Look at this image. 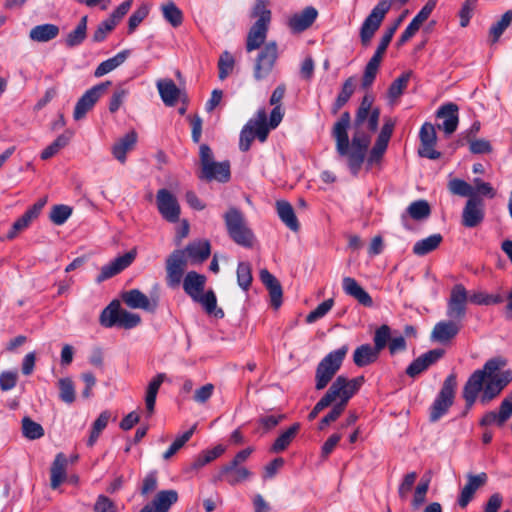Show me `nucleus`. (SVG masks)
Here are the masks:
<instances>
[{
    "label": "nucleus",
    "mask_w": 512,
    "mask_h": 512,
    "mask_svg": "<svg viewBox=\"0 0 512 512\" xmlns=\"http://www.w3.org/2000/svg\"><path fill=\"white\" fill-rule=\"evenodd\" d=\"M505 366V359L495 357L486 361L482 369L475 370L470 375L462 392L467 410L474 405L480 392V402L486 405L512 381V371L502 370Z\"/></svg>",
    "instance_id": "nucleus-1"
},
{
    "label": "nucleus",
    "mask_w": 512,
    "mask_h": 512,
    "mask_svg": "<svg viewBox=\"0 0 512 512\" xmlns=\"http://www.w3.org/2000/svg\"><path fill=\"white\" fill-rule=\"evenodd\" d=\"M351 117L349 112H344L335 122L332 128V136L335 139V148L338 156L345 159L353 175H357L365 160L370 144V136L356 128L352 141H349L348 129Z\"/></svg>",
    "instance_id": "nucleus-2"
},
{
    "label": "nucleus",
    "mask_w": 512,
    "mask_h": 512,
    "mask_svg": "<svg viewBox=\"0 0 512 512\" xmlns=\"http://www.w3.org/2000/svg\"><path fill=\"white\" fill-rule=\"evenodd\" d=\"M229 237L238 245L251 248L255 235L248 226L244 214L236 207H230L223 215Z\"/></svg>",
    "instance_id": "nucleus-3"
},
{
    "label": "nucleus",
    "mask_w": 512,
    "mask_h": 512,
    "mask_svg": "<svg viewBox=\"0 0 512 512\" xmlns=\"http://www.w3.org/2000/svg\"><path fill=\"white\" fill-rule=\"evenodd\" d=\"M201 170L198 174L199 179L205 181H218L225 183L229 181L230 163L228 161L216 162L213 159V153L210 147L202 144L199 149Z\"/></svg>",
    "instance_id": "nucleus-4"
},
{
    "label": "nucleus",
    "mask_w": 512,
    "mask_h": 512,
    "mask_svg": "<svg viewBox=\"0 0 512 512\" xmlns=\"http://www.w3.org/2000/svg\"><path fill=\"white\" fill-rule=\"evenodd\" d=\"M252 16L258 19L250 28L247 35L246 50L248 52L261 48L267 37L268 27L271 21V11L267 9L264 0H256Z\"/></svg>",
    "instance_id": "nucleus-5"
},
{
    "label": "nucleus",
    "mask_w": 512,
    "mask_h": 512,
    "mask_svg": "<svg viewBox=\"0 0 512 512\" xmlns=\"http://www.w3.org/2000/svg\"><path fill=\"white\" fill-rule=\"evenodd\" d=\"M347 352L348 346L343 345L341 348L328 353L319 362L315 371L316 390H323L329 384L340 369Z\"/></svg>",
    "instance_id": "nucleus-6"
},
{
    "label": "nucleus",
    "mask_w": 512,
    "mask_h": 512,
    "mask_svg": "<svg viewBox=\"0 0 512 512\" xmlns=\"http://www.w3.org/2000/svg\"><path fill=\"white\" fill-rule=\"evenodd\" d=\"M100 324L106 328L118 326L124 329H132L141 322V317L120 308L118 301H112L100 315Z\"/></svg>",
    "instance_id": "nucleus-7"
},
{
    "label": "nucleus",
    "mask_w": 512,
    "mask_h": 512,
    "mask_svg": "<svg viewBox=\"0 0 512 512\" xmlns=\"http://www.w3.org/2000/svg\"><path fill=\"white\" fill-rule=\"evenodd\" d=\"M268 134L267 113L265 109H259L255 118H251L241 130L239 141L240 150L243 152L248 151L255 138L260 142H265Z\"/></svg>",
    "instance_id": "nucleus-8"
},
{
    "label": "nucleus",
    "mask_w": 512,
    "mask_h": 512,
    "mask_svg": "<svg viewBox=\"0 0 512 512\" xmlns=\"http://www.w3.org/2000/svg\"><path fill=\"white\" fill-rule=\"evenodd\" d=\"M363 383V376L355 377L353 379H348L345 377V387L339 390V402H337L331 411L321 419L319 423L320 430L324 429L326 425H329L331 422H334L339 418V416L345 410L349 400L358 392Z\"/></svg>",
    "instance_id": "nucleus-9"
},
{
    "label": "nucleus",
    "mask_w": 512,
    "mask_h": 512,
    "mask_svg": "<svg viewBox=\"0 0 512 512\" xmlns=\"http://www.w3.org/2000/svg\"><path fill=\"white\" fill-rule=\"evenodd\" d=\"M457 379L454 373L448 375L430 408V421L436 422L445 415L453 405Z\"/></svg>",
    "instance_id": "nucleus-10"
},
{
    "label": "nucleus",
    "mask_w": 512,
    "mask_h": 512,
    "mask_svg": "<svg viewBox=\"0 0 512 512\" xmlns=\"http://www.w3.org/2000/svg\"><path fill=\"white\" fill-rule=\"evenodd\" d=\"M278 58V46L275 41L266 43L259 51L254 67L253 77L256 81H261L268 77L272 72Z\"/></svg>",
    "instance_id": "nucleus-11"
},
{
    "label": "nucleus",
    "mask_w": 512,
    "mask_h": 512,
    "mask_svg": "<svg viewBox=\"0 0 512 512\" xmlns=\"http://www.w3.org/2000/svg\"><path fill=\"white\" fill-rule=\"evenodd\" d=\"M389 10L390 4L388 0H381L364 20L360 29V39L363 46L369 45Z\"/></svg>",
    "instance_id": "nucleus-12"
},
{
    "label": "nucleus",
    "mask_w": 512,
    "mask_h": 512,
    "mask_svg": "<svg viewBox=\"0 0 512 512\" xmlns=\"http://www.w3.org/2000/svg\"><path fill=\"white\" fill-rule=\"evenodd\" d=\"M469 302V293L463 284H455L450 291L447 300L446 315L448 318L456 321H462L467 312Z\"/></svg>",
    "instance_id": "nucleus-13"
},
{
    "label": "nucleus",
    "mask_w": 512,
    "mask_h": 512,
    "mask_svg": "<svg viewBox=\"0 0 512 512\" xmlns=\"http://www.w3.org/2000/svg\"><path fill=\"white\" fill-rule=\"evenodd\" d=\"M156 205L159 214L170 223L179 221L181 208L176 196L168 189H159L156 193Z\"/></svg>",
    "instance_id": "nucleus-14"
},
{
    "label": "nucleus",
    "mask_w": 512,
    "mask_h": 512,
    "mask_svg": "<svg viewBox=\"0 0 512 512\" xmlns=\"http://www.w3.org/2000/svg\"><path fill=\"white\" fill-rule=\"evenodd\" d=\"M110 85L111 81H106L97 84L89 90H87L77 101L73 112V118L76 121L83 119L87 112L93 108V106L99 100L101 95L105 93V91L108 89Z\"/></svg>",
    "instance_id": "nucleus-15"
},
{
    "label": "nucleus",
    "mask_w": 512,
    "mask_h": 512,
    "mask_svg": "<svg viewBox=\"0 0 512 512\" xmlns=\"http://www.w3.org/2000/svg\"><path fill=\"white\" fill-rule=\"evenodd\" d=\"M485 217V202L480 196L471 197L465 203L462 211L461 224L466 228L480 225Z\"/></svg>",
    "instance_id": "nucleus-16"
},
{
    "label": "nucleus",
    "mask_w": 512,
    "mask_h": 512,
    "mask_svg": "<svg viewBox=\"0 0 512 512\" xmlns=\"http://www.w3.org/2000/svg\"><path fill=\"white\" fill-rule=\"evenodd\" d=\"M186 267L185 251L175 250L166 260V281L169 287H177L182 280Z\"/></svg>",
    "instance_id": "nucleus-17"
},
{
    "label": "nucleus",
    "mask_w": 512,
    "mask_h": 512,
    "mask_svg": "<svg viewBox=\"0 0 512 512\" xmlns=\"http://www.w3.org/2000/svg\"><path fill=\"white\" fill-rule=\"evenodd\" d=\"M122 301L131 309H142L154 312L158 307L159 297L157 294L147 297L139 289L125 291L121 295Z\"/></svg>",
    "instance_id": "nucleus-18"
},
{
    "label": "nucleus",
    "mask_w": 512,
    "mask_h": 512,
    "mask_svg": "<svg viewBox=\"0 0 512 512\" xmlns=\"http://www.w3.org/2000/svg\"><path fill=\"white\" fill-rule=\"evenodd\" d=\"M512 416V392H510L501 402L499 411H488L480 420L481 426H490L496 424L503 426Z\"/></svg>",
    "instance_id": "nucleus-19"
},
{
    "label": "nucleus",
    "mask_w": 512,
    "mask_h": 512,
    "mask_svg": "<svg viewBox=\"0 0 512 512\" xmlns=\"http://www.w3.org/2000/svg\"><path fill=\"white\" fill-rule=\"evenodd\" d=\"M136 258V251L131 250L124 255H121L114 260H112L107 265H104L101 268L100 274L97 276L96 281L98 283H101L117 274H119L121 271L126 269L128 266L132 264V262Z\"/></svg>",
    "instance_id": "nucleus-20"
},
{
    "label": "nucleus",
    "mask_w": 512,
    "mask_h": 512,
    "mask_svg": "<svg viewBox=\"0 0 512 512\" xmlns=\"http://www.w3.org/2000/svg\"><path fill=\"white\" fill-rule=\"evenodd\" d=\"M443 349H433L416 358L407 368L406 374L415 378L444 356Z\"/></svg>",
    "instance_id": "nucleus-21"
},
{
    "label": "nucleus",
    "mask_w": 512,
    "mask_h": 512,
    "mask_svg": "<svg viewBox=\"0 0 512 512\" xmlns=\"http://www.w3.org/2000/svg\"><path fill=\"white\" fill-rule=\"evenodd\" d=\"M467 483L461 489L458 505L461 508H465L470 501L474 498L476 491L487 483V474L481 472L479 474H467Z\"/></svg>",
    "instance_id": "nucleus-22"
},
{
    "label": "nucleus",
    "mask_w": 512,
    "mask_h": 512,
    "mask_svg": "<svg viewBox=\"0 0 512 512\" xmlns=\"http://www.w3.org/2000/svg\"><path fill=\"white\" fill-rule=\"evenodd\" d=\"M460 329V321L452 320L450 318L449 320L440 321L434 326L431 332V339L433 341L446 344L459 333Z\"/></svg>",
    "instance_id": "nucleus-23"
},
{
    "label": "nucleus",
    "mask_w": 512,
    "mask_h": 512,
    "mask_svg": "<svg viewBox=\"0 0 512 512\" xmlns=\"http://www.w3.org/2000/svg\"><path fill=\"white\" fill-rule=\"evenodd\" d=\"M345 387V376H338L332 385L329 387L325 395L316 403L312 411L309 413V420L316 418L318 413L330 406L333 402L338 400L339 390Z\"/></svg>",
    "instance_id": "nucleus-24"
},
{
    "label": "nucleus",
    "mask_w": 512,
    "mask_h": 512,
    "mask_svg": "<svg viewBox=\"0 0 512 512\" xmlns=\"http://www.w3.org/2000/svg\"><path fill=\"white\" fill-rule=\"evenodd\" d=\"M458 110V106L452 102L442 105L437 110L436 116L443 119V123L438 127L442 129L447 135L454 133L458 127Z\"/></svg>",
    "instance_id": "nucleus-25"
},
{
    "label": "nucleus",
    "mask_w": 512,
    "mask_h": 512,
    "mask_svg": "<svg viewBox=\"0 0 512 512\" xmlns=\"http://www.w3.org/2000/svg\"><path fill=\"white\" fill-rule=\"evenodd\" d=\"M261 282L269 291L271 305L278 309L282 304L283 291L278 279L272 275L267 269H261L259 272Z\"/></svg>",
    "instance_id": "nucleus-26"
},
{
    "label": "nucleus",
    "mask_w": 512,
    "mask_h": 512,
    "mask_svg": "<svg viewBox=\"0 0 512 512\" xmlns=\"http://www.w3.org/2000/svg\"><path fill=\"white\" fill-rule=\"evenodd\" d=\"M342 287L347 295L356 299L361 305L365 307H371L373 305L371 296L358 284L354 278L344 277L342 280Z\"/></svg>",
    "instance_id": "nucleus-27"
},
{
    "label": "nucleus",
    "mask_w": 512,
    "mask_h": 512,
    "mask_svg": "<svg viewBox=\"0 0 512 512\" xmlns=\"http://www.w3.org/2000/svg\"><path fill=\"white\" fill-rule=\"evenodd\" d=\"M250 476V472L247 468L239 465H233L228 463L224 465L218 474V480H225L230 485H236Z\"/></svg>",
    "instance_id": "nucleus-28"
},
{
    "label": "nucleus",
    "mask_w": 512,
    "mask_h": 512,
    "mask_svg": "<svg viewBox=\"0 0 512 512\" xmlns=\"http://www.w3.org/2000/svg\"><path fill=\"white\" fill-rule=\"evenodd\" d=\"M317 10L313 7H306L302 12L294 14L288 21L290 29L299 33L309 28L317 17Z\"/></svg>",
    "instance_id": "nucleus-29"
},
{
    "label": "nucleus",
    "mask_w": 512,
    "mask_h": 512,
    "mask_svg": "<svg viewBox=\"0 0 512 512\" xmlns=\"http://www.w3.org/2000/svg\"><path fill=\"white\" fill-rule=\"evenodd\" d=\"M205 284V275L199 274L195 271L188 272L183 279V289L193 300L198 298L199 295L204 292Z\"/></svg>",
    "instance_id": "nucleus-30"
},
{
    "label": "nucleus",
    "mask_w": 512,
    "mask_h": 512,
    "mask_svg": "<svg viewBox=\"0 0 512 512\" xmlns=\"http://www.w3.org/2000/svg\"><path fill=\"white\" fill-rule=\"evenodd\" d=\"M68 460L65 454L58 453L50 469V486L57 489L66 479Z\"/></svg>",
    "instance_id": "nucleus-31"
},
{
    "label": "nucleus",
    "mask_w": 512,
    "mask_h": 512,
    "mask_svg": "<svg viewBox=\"0 0 512 512\" xmlns=\"http://www.w3.org/2000/svg\"><path fill=\"white\" fill-rule=\"evenodd\" d=\"M380 352L370 344L358 346L353 353V362L357 367L368 366L378 360Z\"/></svg>",
    "instance_id": "nucleus-32"
},
{
    "label": "nucleus",
    "mask_w": 512,
    "mask_h": 512,
    "mask_svg": "<svg viewBox=\"0 0 512 512\" xmlns=\"http://www.w3.org/2000/svg\"><path fill=\"white\" fill-rule=\"evenodd\" d=\"M59 27L55 24L45 23L36 25L29 32V38L38 43H45L55 39L59 35Z\"/></svg>",
    "instance_id": "nucleus-33"
},
{
    "label": "nucleus",
    "mask_w": 512,
    "mask_h": 512,
    "mask_svg": "<svg viewBox=\"0 0 512 512\" xmlns=\"http://www.w3.org/2000/svg\"><path fill=\"white\" fill-rule=\"evenodd\" d=\"M157 88L162 101L166 106H174L180 95V90L171 79H160L157 81Z\"/></svg>",
    "instance_id": "nucleus-34"
},
{
    "label": "nucleus",
    "mask_w": 512,
    "mask_h": 512,
    "mask_svg": "<svg viewBox=\"0 0 512 512\" xmlns=\"http://www.w3.org/2000/svg\"><path fill=\"white\" fill-rule=\"evenodd\" d=\"M137 141L135 131H130L120 138L112 147L113 156L121 163L126 161V154L132 150Z\"/></svg>",
    "instance_id": "nucleus-35"
},
{
    "label": "nucleus",
    "mask_w": 512,
    "mask_h": 512,
    "mask_svg": "<svg viewBox=\"0 0 512 512\" xmlns=\"http://www.w3.org/2000/svg\"><path fill=\"white\" fill-rule=\"evenodd\" d=\"M276 209L281 221L292 231L297 232L300 228L292 205L284 200L276 202Z\"/></svg>",
    "instance_id": "nucleus-36"
},
{
    "label": "nucleus",
    "mask_w": 512,
    "mask_h": 512,
    "mask_svg": "<svg viewBox=\"0 0 512 512\" xmlns=\"http://www.w3.org/2000/svg\"><path fill=\"white\" fill-rule=\"evenodd\" d=\"M184 251L187 252L192 262L201 263L210 256L211 246L207 240H198L189 243Z\"/></svg>",
    "instance_id": "nucleus-37"
},
{
    "label": "nucleus",
    "mask_w": 512,
    "mask_h": 512,
    "mask_svg": "<svg viewBox=\"0 0 512 512\" xmlns=\"http://www.w3.org/2000/svg\"><path fill=\"white\" fill-rule=\"evenodd\" d=\"M166 375L159 373L149 382L145 395V405L148 417L154 413L157 393L161 384L164 382Z\"/></svg>",
    "instance_id": "nucleus-38"
},
{
    "label": "nucleus",
    "mask_w": 512,
    "mask_h": 512,
    "mask_svg": "<svg viewBox=\"0 0 512 512\" xmlns=\"http://www.w3.org/2000/svg\"><path fill=\"white\" fill-rule=\"evenodd\" d=\"M130 52L129 50H123L117 53L114 57L109 58L103 62H101L98 67L95 69L94 76L102 77L105 74L113 71L120 65H122L126 59L128 58Z\"/></svg>",
    "instance_id": "nucleus-39"
},
{
    "label": "nucleus",
    "mask_w": 512,
    "mask_h": 512,
    "mask_svg": "<svg viewBox=\"0 0 512 512\" xmlns=\"http://www.w3.org/2000/svg\"><path fill=\"white\" fill-rule=\"evenodd\" d=\"M178 500V493L175 490H162L157 493L152 501L155 512H168L170 507Z\"/></svg>",
    "instance_id": "nucleus-40"
},
{
    "label": "nucleus",
    "mask_w": 512,
    "mask_h": 512,
    "mask_svg": "<svg viewBox=\"0 0 512 512\" xmlns=\"http://www.w3.org/2000/svg\"><path fill=\"white\" fill-rule=\"evenodd\" d=\"M442 240L441 234H432L427 238L417 241L413 246V253L418 256H424L437 249Z\"/></svg>",
    "instance_id": "nucleus-41"
},
{
    "label": "nucleus",
    "mask_w": 512,
    "mask_h": 512,
    "mask_svg": "<svg viewBox=\"0 0 512 512\" xmlns=\"http://www.w3.org/2000/svg\"><path fill=\"white\" fill-rule=\"evenodd\" d=\"M226 448L223 445H217L212 449L202 451L192 462L191 469L198 470L208 463L215 460L217 457L225 452Z\"/></svg>",
    "instance_id": "nucleus-42"
},
{
    "label": "nucleus",
    "mask_w": 512,
    "mask_h": 512,
    "mask_svg": "<svg viewBox=\"0 0 512 512\" xmlns=\"http://www.w3.org/2000/svg\"><path fill=\"white\" fill-rule=\"evenodd\" d=\"M73 136V132L71 130H66L64 133L59 135L49 146H47L41 153V159L47 160L53 157L58 151L65 146L68 145L71 138Z\"/></svg>",
    "instance_id": "nucleus-43"
},
{
    "label": "nucleus",
    "mask_w": 512,
    "mask_h": 512,
    "mask_svg": "<svg viewBox=\"0 0 512 512\" xmlns=\"http://www.w3.org/2000/svg\"><path fill=\"white\" fill-rule=\"evenodd\" d=\"M87 16H83L74 30L68 33L65 44L69 48L80 45L86 38L87 33Z\"/></svg>",
    "instance_id": "nucleus-44"
},
{
    "label": "nucleus",
    "mask_w": 512,
    "mask_h": 512,
    "mask_svg": "<svg viewBox=\"0 0 512 512\" xmlns=\"http://www.w3.org/2000/svg\"><path fill=\"white\" fill-rule=\"evenodd\" d=\"M36 210H27L20 218H18L12 225L11 229L7 233V239H15L19 233L29 227L31 222L36 219Z\"/></svg>",
    "instance_id": "nucleus-45"
},
{
    "label": "nucleus",
    "mask_w": 512,
    "mask_h": 512,
    "mask_svg": "<svg viewBox=\"0 0 512 512\" xmlns=\"http://www.w3.org/2000/svg\"><path fill=\"white\" fill-rule=\"evenodd\" d=\"M194 301L200 303L208 314H214L217 318L224 317L223 310L217 309V299L212 290L207 291L205 294H200Z\"/></svg>",
    "instance_id": "nucleus-46"
},
{
    "label": "nucleus",
    "mask_w": 512,
    "mask_h": 512,
    "mask_svg": "<svg viewBox=\"0 0 512 512\" xmlns=\"http://www.w3.org/2000/svg\"><path fill=\"white\" fill-rule=\"evenodd\" d=\"M300 429L299 423H294L286 431L282 432L275 440L272 450L276 453L284 451L295 438L296 434Z\"/></svg>",
    "instance_id": "nucleus-47"
},
{
    "label": "nucleus",
    "mask_w": 512,
    "mask_h": 512,
    "mask_svg": "<svg viewBox=\"0 0 512 512\" xmlns=\"http://www.w3.org/2000/svg\"><path fill=\"white\" fill-rule=\"evenodd\" d=\"M448 189L452 194L461 197H468V199H471V197L478 196L476 195L475 190L471 184L458 178H454L449 181Z\"/></svg>",
    "instance_id": "nucleus-48"
},
{
    "label": "nucleus",
    "mask_w": 512,
    "mask_h": 512,
    "mask_svg": "<svg viewBox=\"0 0 512 512\" xmlns=\"http://www.w3.org/2000/svg\"><path fill=\"white\" fill-rule=\"evenodd\" d=\"M164 19L173 27H178L183 22V13L174 2H168L161 7Z\"/></svg>",
    "instance_id": "nucleus-49"
},
{
    "label": "nucleus",
    "mask_w": 512,
    "mask_h": 512,
    "mask_svg": "<svg viewBox=\"0 0 512 512\" xmlns=\"http://www.w3.org/2000/svg\"><path fill=\"white\" fill-rule=\"evenodd\" d=\"M411 75V71L405 72L391 83L388 89V97L391 100H396L403 94L404 90L408 85Z\"/></svg>",
    "instance_id": "nucleus-50"
},
{
    "label": "nucleus",
    "mask_w": 512,
    "mask_h": 512,
    "mask_svg": "<svg viewBox=\"0 0 512 512\" xmlns=\"http://www.w3.org/2000/svg\"><path fill=\"white\" fill-rule=\"evenodd\" d=\"M512 22V10L506 11L495 24L490 28V36L492 37V43H496L504 31L509 27Z\"/></svg>",
    "instance_id": "nucleus-51"
},
{
    "label": "nucleus",
    "mask_w": 512,
    "mask_h": 512,
    "mask_svg": "<svg viewBox=\"0 0 512 512\" xmlns=\"http://www.w3.org/2000/svg\"><path fill=\"white\" fill-rule=\"evenodd\" d=\"M22 433L27 439L36 440L44 435V429L29 417H24L22 419Z\"/></svg>",
    "instance_id": "nucleus-52"
},
{
    "label": "nucleus",
    "mask_w": 512,
    "mask_h": 512,
    "mask_svg": "<svg viewBox=\"0 0 512 512\" xmlns=\"http://www.w3.org/2000/svg\"><path fill=\"white\" fill-rule=\"evenodd\" d=\"M109 419L110 413L108 411H103L94 421L90 437L87 441L88 446H93L95 444L101 432L106 428Z\"/></svg>",
    "instance_id": "nucleus-53"
},
{
    "label": "nucleus",
    "mask_w": 512,
    "mask_h": 512,
    "mask_svg": "<svg viewBox=\"0 0 512 512\" xmlns=\"http://www.w3.org/2000/svg\"><path fill=\"white\" fill-rule=\"evenodd\" d=\"M235 65L234 57L228 51H224L218 60V77L220 80L226 79L233 71Z\"/></svg>",
    "instance_id": "nucleus-54"
},
{
    "label": "nucleus",
    "mask_w": 512,
    "mask_h": 512,
    "mask_svg": "<svg viewBox=\"0 0 512 512\" xmlns=\"http://www.w3.org/2000/svg\"><path fill=\"white\" fill-rule=\"evenodd\" d=\"M196 426L194 425L188 431L184 432L182 435L178 436L170 447L163 454V458L165 460L170 459L174 454H176L192 437Z\"/></svg>",
    "instance_id": "nucleus-55"
},
{
    "label": "nucleus",
    "mask_w": 512,
    "mask_h": 512,
    "mask_svg": "<svg viewBox=\"0 0 512 512\" xmlns=\"http://www.w3.org/2000/svg\"><path fill=\"white\" fill-rule=\"evenodd\" d=\"M59 387V398L67 403L71 404L75 400V387L73 381L70 378H61L58 381Z\"/></svg>",
    "instance_id": "nucleus-56"
},
{
    "label": "nucleus",
    "mask_w": 512,
    "mask_h": 512,
    "mask_svg": "<svg viewBox=\"0 0 512 512\" xmlns=\"http://www.w3.org/2000/svg\"><path fill=\"white\" fill-rule=\"evenodd\" d=\"M408 214L415 220H422L430 215V206L425 200L412 202L407 208Z\"/></svg>",
    "instance_id": "nucleus-57"
},
{
    "label": "nucleus",
    "mask_w": 512,
    "mask_h": 512,
    "mask_svg": "<svg viewBox=\"0 0 512 512\" xmlns=\"http://www.w3.org/2000/svg\"><path fill=\"white\" fill-rule=\"evenodd\" d=\"M391 340V328L383 324L376 329L373 337L374 347L381 353V351L389 345Z\"/></svg>",
    "instance_id": "nucleus-58"
},
{
    "label": "nucleus",
    "mask_w": 512,
    "mask_h": 512,
    "mask_svg": "<svg viewBox=\"0 0 512 512\" xmlns=\"http://www.w3.org/2000/svg\"><path fill=\"white\" fill-rule=\"evenodd\" d=\"M251 265L248 262H239L237 266V282L238 285L247 291L252 282Z\"/></svg>",
    "instance_id": "nucleus-59"
},
{
    "label": "nucleus",
    "mask_w": 512,
    "mask_h": 512,
    "mask_svg": "<svg viewBox=\"0 0 512 512\" xmlns=\"http://www.w3.org/2000/svg\"><path fill=\"white\" fill-rule=\"evenodd\" d=\"M72 214V208L67 205H55L50 212V220L55 225L64 224Z\"/></svg>",
    "instance_id": "nucleus-60"
},
{
    "label": "nucleus",
    "mask_w": 512,
    "mask_h": 512,
    "mask_svg": "<svg viewBox=\"0 0 512 512\" xmlns=\"http://www.w3.org/2000/svg\"><path fill=\"white\" fill-rule=\"evenodd\" d=\"M333 305L334 300L332 298L323 301L306 316V322L311 324L324 317L332 309Z\"/></svg>",
    "instance_id": "nucleus-61"
},
{
    "label": "nucleus",
    "mask_w": 512,
    "mask_h": 512,
    "mask_svg": "<svg viewBox=\"0 0 512 512\" xmlns=\"http://www.w3.org/2000/svg\"><path fill=\"white\" fill-rule=\"evenodd\" d=\"M387 146H388L387 141L377 138V140L368 156V159H367L368 165L372 166L373 164L379 163L383 154L385 153V151L387 149Z\"/></svg>",
    "instance_id": "nucleus-62"
},
{
    "label": "nucleus",
    "mask_w": 512,
    "mask_h": 512,
    "mask_svg": "<svg viewBox=\"0 0 512 512\" xmlns=\"http://www.w3.org/2000/svg\"><path fill=\"white\" fill-rule=\"evenodd\" d=\"M93 512H118L117 505L109 497L98 495L93 505Z\"/></svg>",
    "instance_id": "nucleus-63"
},
{
    "label": "nucleus",
    "mask_w": 512,
    "mask_h": 512,
    "mask_svg": "<svg viewBox=\"0 0 512 512\" xmlns=\"http://www.w3.org/2000/svg\"><path fill=\"white\" fill-rule=\"evenodd\" d=\"M429 483V479H422L417 485L412 500V506L414 508H419L426 501V494L429 489Z\"/></svg>",
    "instance_id": "nucleus-64"
}]
</instances>
